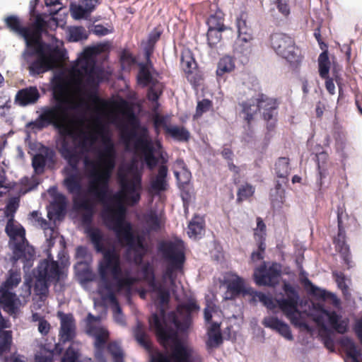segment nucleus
I'll return each mask as SVG.
<instances>
[{
	"label": "nucleus",
	"instance_id": "f257e3e1",
	"mask_svg": "<svg viewBox=\"0 0 362 362\" xmlns=\"http://www.w3.org/2000/svg\"><path fill=\"white\" fill-rule=\"evenodd\" d=\"M68 104L56 103L53 106L42 108L40 116L30 124L39 130L49 125L59 130L62 137L59 151L73 170L65 177L64 185L69 193L74 195V207L84 211L81 215V222L86 226L92 224L95 204L82 194V178L78 165L81 154L90 151L98 139V134L101 136L103 148L97 153V162L88 158L84 160L85 166L93 168L90 173L88 192L103 204L102 218L105 226L115 233L122 245L127 246L128 250L135 253V261L140 262L143 254L139 250L145 249L144 240L134 235L131 223L125 221L127 209L122 199L130 206L139 202L142 190L141 175L133 166L129 168L131 177H127L124 174H119L121 194L111 195L110 181L116 159L115 144L110 136L103 134V127L98 131L90 132L81 128H71L67 124L68 110L70 109Z\"/></svg>",
	"mask_w": 362,
	"mask_h": 362
},
{
	"label": "nucleus",
	"instance_id": "f03ea898",
	"mask_svg": "<svg viewBox=\"0 0 362 362\" xmlns=\"http://www.w3.org/2000/svg\"><path fill=\"white\" fill-rule=\"evenodd\" d=\"M87 235L98 252L103 254L99 262L98 272L101 282H107L110 287V276L115 281L117 291H125L127 295L131 293L132 288L137 282V279L126 274L122 276V269L119 254L115 248L105 249L103 244L104 236L102 231L98 228H89Z\"/></svg>",
	"mask_w": 362,
	"mask_h": 362
},
{
	"label": "nucleus",
	"instance_id": "7ed1b4c3",
	"mask_svg": "<svg viewBox=\"0 0 362 362\" xmlns=\"http://www.w3.org/2000/svg\"><path fill=\"white\" fill-rule=\"evenodd\" d=\"M74 85L77 93L93 105L105 106L106 102L98 95V88L103 78V70L96 65L92 49H86L78 59Z\"/></svg>",
	"mask_w": 362,
	"mask_h": 362
},
{
	"label": "nucleus",
	"instance_id": "20e7f679",
	"mask_svg": "<svg viewBox=\"0 0 362 362\" xmlns=\"http://www.w3.org/2000/svg\"><path fill=\"white\" fill-rule=\"evenodd\" d=\"M165 317V311L160 308L159 315L153 313L149 318V325L154 331L158 341L164 348H166L170 342L173 344L170 357L174 362H194L192 349L179 339L177 331L166 322Z\"/></svg>",
	"mask_w": 362,
	"mask_h": 362
},
{
	"label": "nucleus",
	"instance_id": "39448f33",
	"mask_svg": "<svg viewBox=\"0 0 362 362\" xmlns=\"http://www.w3.org/2000/svg\"><path fill=\"white\" fill-rule=\"evenodd\" d=\"M127 120L132 127L129 129L127 127H124L121 129V137L126 145L135 139L134 148L136 152H139L144 158V160L148 168L151 170L154 169L158 163V158L155 156V148L152 141L148 138L147 129L143 127L141 134L139 135L136 129L139 127V121L132 112L127 114Z\"/></svg>",
	"mask_w": 362,
	"mask_h": 362
},
{
	"label": "nucleus",
	"instance_id": "423d86ee",
	"mask_svg": "<svg viewBox=\"0 0 362 362\" xmlns=\"http://www.w3.org/2000/svg\"><path fill=\"white\" fill-rule=\"evenodd\" d=\"M30 50L29 56H36V59L29 63L28 70L32 76L39 75L52 70L63 60L64 53L57 47L47 44L26 46Z\"/></svg>",
	"mask_w": 362,
	"mask_h": 362
},
{
	"label": "nucleus",
	"instance_id": "0eeeda50",
	"mask_svg": "<svg viewBox=\"0 0 362 362\" xmlns=\"http://www.w3.org/2000/svg\"><path fill=\"white\" fill-rule=\"evenodd\" d=\"M282 288L285 293L286 298L274 299L271 296L266 295L259 291H255L253 297L257 298L270 310H274L278 306L291 320V323L296 325L298 318L296 315L298 313V305L300 298L298 292L295 287L287 282L284 283Z\"/></svg>",
	"mask_w": 362,
	"mask_h": 362
},
{
	"label": "nucleus",
	"instance_id": "6e6552de",
	"mask_svg": "<svg viewBox=\"0 0 362 362\" xmlns=\"http://www.w3.org/2000/svg\"><path fill=\"white\" fill-rule=\"evenodd\" d=\"M337 234L333 238L336 250L341 255L344 263L351 267V255L350 248L346 243V232H358L360 225L356 218L349 216L344 207H337Z\"/></svg>",
	"mask_w": 362,
	"mask_h": 362
},
{
	"label": "nucleus",
	"instance_id": "1a4fd4ad",
	"mask_svg": "<svg viewBox=\"0 0 362 362\" xmlns=\"http://www.w3.org/2000/svg\"><path fill=\"white\" fill-rule=\"evenodd\" d=\"M6 232L15 242L13 248L14 260H21L24 263V267H30L35 259V251L25 239L24 228L13 224V220H8L6 226Z\"/></svg>",
	"mask_w": 362,
	"mask_h": 362
},
{
	"label": "nucleus",
	"instance_id": "9d476101",
	"mask_svg": "<svg viewBox=\"0 0 362 362\" xmlns=\"http://www.w3.org/2000/svg\"><path fill=\"white\" fill-rule=\"evenodd\" d=\"M270 45L275 52L285 59L291 65L298 66L303 59L301 51L295 40L283 33H274L269 37Z\"/></svg>",
	"mask_w": 362,
	"mask_h": 362
},
{
	"label": "nucleus",
	"instance_id": "9b49d317",
	"mask_svg": "<svg viewBox=\"0 0 362 362\" xmlns=\"http://www.w3.org/2000/svg\"><path fill=\"white\" fill-rule=\"evenodd\" d=\"M100 321L99 316H95L89 313L84 320L85 332L95 339L93 346L95 360L98 362H105L104 353L105 345L110 338V332L105 327L95 325Z\"/></svg>",
	"mask_w": 362,
	"mask_h": 362
},
{
	"label": "nucleus",
	"instance_id": "f8f14e48",
	"mask_svg": "<svg viewBox=\"0 0 362 362\" xmlns=\"http://www.w3.org/2000/svg\"><path fill=\"white\" fill-rule=\"evenodd\" d=\"M199 305L194 299L189 300L187 303L179 304L177 306V313L183 317L182 320H180L175 312L168 313V319L173 323L176 329L180 332H186L189 328L192 317V313L199 310Z\"/></svg>",
	"mask_w": 362,
	"mask_h": 362
},
{
	"label": "nucleus",
	"instance_id": "ddd939ff",
	"mask_svg": "<svg viewBox=\"0 0 362 362\" xmlns=\"http://www.w3.org/2000/svg\"><path fill=\"white\" fill-rule=\"evenodd\" d=\"M281 275V265L276 262H272L269 267L264 262L254 271L253 277L255 284L259 286L275 287L279 283Z\"/></svg>",
	"mask_w": 362,
	"mask_h": 362
},
{
	"label": "nucleus",
	"instance_id": "4468645a",
	"mask_svg": "<svg viewBox=\"0 0 362 362\" xmlns=\"http://www.w3.org/2000/svg\"><path fill=\"white\" fill-rule=\"evenodd\" d=\"M162 251L165 259L168 262L163 277L173 281L175 279L173 276L174 272L182 270L183 268L185 261V253L173 243L167 244Z\"/></svg>",
	"mask_w": 362,
	"mask_h": 362
},
{
	"label": "nucleus",
	"instance_id": "2eb2a0df",
	"mask_svg": "<svg viewBox=\"0 0 362 362\" xmlns=\"http://www.w3.org/2000/svg\"><path fill=\"white\" fill-rule=\"evenodd\" d=\"M257 100L259 103H261L259 111L262 110V117L267 122V129L269 131L274 130L277 122L279 106L277 100L262 93L257 94Z\"/></svg>",
	"mask_w": 362,
	"mask_h": 362
},
{
	"label": "nucleus",
	"instance_id": "dca6fc26",
	"mask_svg": "<svg viewBox=\"0 0 362 362\" xmlns=\"http://www.w3.org/2000/svg\"><path fill=\"white\" fill-rule=\"evenodd\" d=\"M57 317L60 321L59 337L63 343L71 342L76 337V323L74 315L62 311L57 313Z\"/></svg>",
	"mask_w": 362,
	"mask_h": 362
},
{
	"label": "nucleus",
	"instance_id": "f3484780",
	"mask_svg": "<svg viewBox=\"0 0 362 362\" xmlns=\"http://www.w3.org/2000/svg\"><path fill=\"white\" fill-rule=\"evenodd\" d=\"M238 106L240 107V117L246 123L248 129H250L256 115L259 112V107L261 106V103H259L257 100V95L240 102Z\"/></svg>",
	"mask_w": 362,
	"mask_h": 362
},
{
	"label": "nucleus",
	"instance_id": "a211bd4d",
	"mask_svg": "<svg viewBox=\"0 0 362 362\" xmlns=\"http://www.w3.org/2000/svg\"><path fill=\"white\" fill-rule=\"evenodd\" d=\"M37 275L56 284L60 280L62 271L57 261L45 259L39 262L37 268Z\"/></svg>",
	"mask_w": 362,
	"mask_h": 362
},
{
	"label": "nucleus",
	"instance_id": "6ab92c4d",
	"mask_svg": "<svg viewBox=\"0 0 362 362\" xmlns=\"http://www.w3.org/2000/svg\"><path fill=\"white\" fill-rule=\"evenodd\" d=\"M0 305L4 312L15 317L19 312L21 302L15 293L0 289Z\"/></svg>",
	"mask_w": 362,
	"mask_h": 362
},
{
	"label": "nucleus",
	"instance_id": "aec40b11",
	"mask_svg": "<svg viewBox=\"0 0 362 362\" xmlns=\"http://www.w3.org/2000/svg\"><path fill=\"white\" fill-rule=\"evenodd\" d=\"M55 162V152L49 147L44 146L40 152L36 153L32 158V166L37 174H42L45 171L47 163Z\"/></svg>",
	"mask_w": 362,
	"mask_h": 362
},
{
	"label": "nucleus",
	"instance_id": "412c9836",
	"mask_svg": "<svg viewBox=\"0 0 362 362\" xmlns=\"http://www.w3.org/2000/svg\"><path fill=\"white\" fill-rule=\"evenodd\" d=\"M40 94L36 86H29L18 90L15 96V103L21 107L35 104Z\"/></svg>",
	"mask_w": 362,
	"mask_h": 362
},
{
	"label": "nucleus",
	"instance_id": "4be33fe9",
	"mask_svg": "<svg viewBox=\"0 0 362 362\" xmlns=\"http://www.w3.org/2000/svg\"><path fill=\"white\" fill-rule=\"evenodd\" d=\"M47 22L40 16L37 15L33 24V29L28 28V36L26 40V46L33 45L45 44L41 40L42 33L45 30Z\"/></svg>",
	"mask_w": 362,
	"mask_h": 362
},
{
	"label": "nucleus",
	"instance_id": "5701e85b",
	"mask_svg": "<svg viewBox=\"0 0 362 362\" xmlns=\"http://www.w3.org/2000/svg\"><path fill=\"white\" fill-rule=\"evenodd\" d=\"M320 310L326 316L329 325L337 333L344 334L348 330V319H341V316L335 311H329L323 307H320Z\"/></svg>",
	"mask_w": 362,
	"mask_h": 362
},
{
	"label": "nucleus",
	"instance_id": "b1692460",
	"mask_svg": "<svg viewBox=\"0 0 362 362\" xmlns=\"http://www.w3.org/2000/svg\"><path fill=\"white\" fill-rule=\"evenodd\" d=\"M262 325L265 327L275 330L288 340H293V339L290 327L276 317H265L262 320Z\"/></svg>",
	"mask_w": 362,
	"mask_h": 362
},
{
	"label": "nucleus",
	"instance_id": "393cba45",
	"mask_svg": "<svg viewBox=\"0 0 362 362\" xmlns=\"http://www.w3.org/2000/svg\"><path fill=\"white\" fill-rule=\"evenodd\" d=\"M168 169L165 165L158 167V173L156 177L151 181V191L154 194H158L161 192H164L168 188V182L166 177Z\"/></svg>",
	"mask_w": 362,
	"mask_h": 362
},
{
	"label": "nucleus",
	"instance_id": "a878e982",
	"mask_svg": "<svg viewBox=\"0 0 362 362\" xmlns=\"http://www.w3.org/2000/svg\"><path fill=\"white\" fill-rule=\"evenodd\" d=\"M4 21L6 28L9 29L10 31L22 37L26 42L28 36V27L23 26L18 16L14 15L8 16L5 18Z\"/></svg>",
	"mask_w": 362,
	"mask_h": 362
},
{
	"label": "nucleus",
	"instance_id": "bb28decb",
	"mask_svg": "<svg viewBox=\"0 0 362 362\" xmlns=\"http://www.w3.org/2000/svg\"><path fill=\"white\" fill-rule=\"evenodd\" d=\"M133 335L136 341L148 353L152 352L153 346L150 337L143 325L138 322L134 328Z\"/></svg>",
	"mask_w": 362,
	"mask_h": 362
},
{
	"label": "nucleus",
	"instance_id": "cd10ccee",
	"mask_svg": "<svg viewBox=\"0 0 362 362\" xmlns=\"http://www.w3.org/2000/svg\"><path fill=\"white\" fill-rule=\"evenodd\" d=\"M227 289L234 297L247 293L245 288L243 279L237 275L227 281Z\"/></svg>",
	"mask_w": 362,
	"mask_h": 362
},
{
	"label": "nucleus",
	"instance_id": "c85d7f7f",
	"mask_svg": "<svg viewBox=\"0 0 362 362\" xmlns=\"http://www.w3.org/2000/svg\"><path fill=\"white\" fill-rule=\"evenodd\" d=\"M167 135L178 141L187 142L190 138L189 132L184 127L171 126L168 129Z\"/></svg>",
	"mask_w": 362,
	"mask_h": 362
},
{
	"label": "nucleus",
	"instance_id": "c756f323",
	"mask_svg": "<svg viewBox=\"0 0 362 362\" xmlns=\"http://www.w3.org/2000/svg\"><path fill=\"white\" fill-rule=\"evenodd\" d=\"M204 230V222L199 217H194L188 225V235L197 239L200 238Z\"/></svg>",
	"mask_w": 362,
	"mask_h": 362
},
{
	"label": "nucleus",
	"instance_id": "7c9ffc66",
	"mask_svg": "<svg viewBox=\"0 0 362 362\" xmlns=\"http://www.w3.org/2000/svg\"><path fill=\"white\" fill-rule=\"evenodd\" d=\"M224 14L221 10L209 16L206 21L209 26L208 29H218L219 30H226V27L224 23Z\"/></svg>",
	"mask_w": 362,
	"mask_h": 362
},
{
	"label": "nucleus",
	"instance_id": "2f4dec72",
	"mask_svg": "<svg viewBox=\"0 0 362 362\" xmlns=\"http://www.w3.org/2000/svg\"><path fill=\"white\" fill-rule=\"evenodd\" d=\"M139 70L137 75L138 83L143 87L148 86L150 84L157 82L158 80L154 78L146 66L143 64H139Z\"/></svg>",
	"mask_w": 362,
	"mask_h": 362
},
{
	"label": "nucleus",
	"instance_id": "473e14b6",
	"mask_svg": "<svg viewBox=\"0 0 362 362\" xmlns=\"http://www.w3.org/2000/svg\"><path fill=\"white\" fill-rule=\"evenodd\" d=\"M329 158V155L325 151H322L317 154H316V161L317 164V170L319 179L317 181V184L320 188L322 186V179L326 177V169L325 168V165L326 164L327 160Z\"/></svg>",
	"mask_w": 362,
	"mask_h": 362
},
{
	"label": "nucleus",
	"instance_id": "72a5a7b5",
	"mask_svg": "<svg viewBox=\"0 0 362 362\" xmlns=\"http://www.w3.org/2000/svg\"><path fill=\"white\" fill-rule=\"evenodd\" d=\"M275 173L278 177L287 180L290 173L289 159L286 157H280L275 163Z\"/></svg>",
	"mask_w": 362,
	"mask_h": 362
},
{
	"label": "nucleus",
	"instance_id": "f704fd0d",
	"mask_svg": "<svg viewBox=\"0 0 362 362\" xmlns=\"http://www.w3.org/2000/svg\"><path fill=\"white\" fill-rule=\"evenodd\" d=\"M21 281V272L18 271L10 270L8 272V277L0 286V289L12 290L16 287Z\"/></svg>",
	"mask_w": 362,
	"mask_h": 362
},
{
	"label": "nucleus",
	"instance_id": "c9c22d12",
	"mask_svg": "<svg viewBox=\"0 0 362 362\" xmlns=\"http://www.w3.org/2000/svg\"><path fill=\"white\" fill-rule=\"evenodd\" d=\"M196 62L190 51H185L181 54V67L186 74H191L195 68Z\"/></svg>",
	"mask_w": 362,
	"mask_h": 362
},
{
	"label": "nucleus",
	"instance_id": "e433bc0d",
	"mask_svg": "<svg viewBox=\"0 0 362 362\" xmlns=\"http://www.w3.org/2000/svg\"><path fill=\"white\" fill-rule=\"evenodd\" d=\"M255 192V187L250 183L245 182L240 185L237 192L236 202L240 204L252 197Z\"/></svg>",
	"mask_w": 362,
	"mask_h": 362
},
{
	"label": "nucleus",
	"instance_id": "4c0bfd02",
	"mask_svg": "<svg viewBox=\"0 0 362 362\" xmlns=\"http://www.w3.org/2000/svg\"><path fill=\"white\" fill-rule=\"evenodd\" d=\"M319 74L322 78H326L329 76L330 62L327 50L323 51L318 57Z\"/></svg>",
	"mask_w": 362,
	"mask_h": 362
},
{
	"label": "nucleus",
	"instance_id": "58836bf2",
	"mask_svg": "<svg viewBox=\"0 0 362 362\" xmlns=\"http://www.w3.org/2000/svg\"><path fill=\"white\" fill-rule=\"evenodd\" d=\"M12 339L11 331L0 330V355L11 351Z\"/></svg>",
	"mask_w": 362,
	"mask_h": 362
},
{
	"label": "nucleus",
	"instance_id": "ea45409f",
	"mask_svg": "<svg viewBox=\"0 0 362 362\" xmlns=\"http://www.w3.org/2000/svg\"><path fill=\"white\" fill-rule=\"evenodd\" d=\"M253 43L237 40L235 42L233 52L238 57L249 56L252 51Z\"/></svg>",
	"mask_w": 362,
	"mask_h": 362
},
{
	"label": "nucleus",
	"instance_id": "a19ab883",
	"mask_svg": "<svg viewBox=\"0 0 362 362\" xmlns=\"http://www.w3.org/2000/svg\"><path fill=\"white\" fill-rule=\"evenodd\" d=\"M170 120V116L161 115L159 114H156L153 118V124L155 129V132L157 134L160 133V129L163 128L165 130V133L166 134L168 132V129H170L171 126H168V123Z\"/></svg>",
	"mask_w": 362,
	"mask_h": 362
},
{
	"label": "nucleus",
	"instance_id": "79ce46f5",
	"mask_svg": "<svg viewBox=\"0 0 362 362\" xmlns=\"http://www.w3.org/2000/svg\"><path fill=\"white\" fill-rule=\"evenodd\" d=\"M101 283L103 284L104 288L107 291V293L105 296V299L109 300V302L116 308L118 312H121V308L119 307L118 300L115 293V289L117 292H118L117 291L115 284H112V282H109L110 287L108 288L107 282Z\"/></svg>",
	"mask_w": 362,
	"mask_h": 362
},
{
	"label": "nucleus",
	"instance_id": "37998d69",
	"mask_svg": "<svg viewBox=\"0 0 362 362\" xmlns=\"http://www.w3.org/2000/svg\"><path fill=\"white\" fill-rule=\"evenodd\" d=\"M235 69L233 59L229 56H225L221 59L218 64L217 74L222 75L224 73L230 72Z\"/></svg>",
	"mask_w": 362,
	"mask_h": 362
},
{
	"label": "nucleus",
	"instance_id": "c03bdc74",
	"mask_svg": "<svg viewBox=\"0 0 362 362\" xmlns=\"http://www.w3.org/2000/svg\"><path fill=\"white\" fill-rule=\"evenodd\" d=\"M29 219L35 226H39L42 230H46L50 229V230L52 231L49 222L42 218L39 211H33L31 212L29 215Z\"/></svg>",
	"mask_w": 362,
	"mask_h": 362
},
{
	"label": "nucleus",
	"instance_id": "a18cd8bd",
	"mask_svg": "<svg viewBox=\"0 0 362 362\" xmlns=\"http://www.w3.org/2000/svg\"><path fill=\"white\" fill-rule=\"evenodd\" d=\"M69 41L78 42L88 38L86 29L82 26H75L69 28Z\"/></svg>",
	"mask_w": 362,
	"mask_h": 362
},
{
	"label": "nucleus",
	"instance_id": "49530a36",
	"mask_svg": "<svg viewBox=\"0 0 362 362\" xmlns=\"http://www.w3.org/2000/svg\"><path fill=\"white\" fill-rule=\"evenodd\" d=\"M305 285L306 288H309V293L312 296H315L320 299L325 300L331 295V293L313 284V283L308 279H305Z\"/></svg>",
	"mask_w": 362,
	"mask_h": 362
},
{
	"label": "nucleus",
	"instance_id": "de8ad7c7",
	"mask_svg": "<svg viewBox=\"0 0 362 362\" xmlns=\"http://www.w3.org/2000/svg\"><path fill=\"white\" fill-rule=\"evenodd\" d=\"M256 241L257 242V250L252 252L250 256V259L253 262L263 259L266 250L264 235L259 238V240Z\"/></svg>",
	"mask_w": 362,
	"mask_h": 362
},
{
	"label": "nucleus",
	"instance_id": "09e8293b",
	"mask_svg": "<svg viewBox=\"0 0 362 362\" xmlns=\"http://www.w3.org/2000/svg\"><path fill=\"white\" fill-rule=\"evenodd\" d=\"M51 281L36 275V280L34 286V290L37 295H45L48 291V288L52 284Z\"/></svg>",
	"mask_w": 362,
	"mask_h": 362
},
{
	"label": "nucleus",
	"instance_id": "8fccbe9b",
	"mask_svg": "<svg viewBox=\"0 0 362 362\" xmlns=\"http://www.w3.org/2000/svg\"><path fill=\"white\" fill-rule=\"evenodd\" d=\"M147 92L148 99L154 103L157 102L159 99L160 95L162 94V86L158 82L153 83L150 84Z\"/></svg>",
	"mask_w": 362,
	"mask_h": 362
},
{
	"label": "nucleus",
	"instance_id": "3c124183",
	"mask_svg": "<svg viewBox=\"0 0 362 362\" xmlns=\"http://www.w3.org/2000/svg\"><path fill=\"white\" fill-rule=\"evenodd\" d=\"M223 30H219L218 29H208L207 31V43L211 48L216 47L218 42H220L222 35L221 32Z\"/></svg>",
	"mask_w": 362,
	"mask_h": 362
},
{
	"label": "nucleus",
	"instance_id": "603ef678",
	"mask_svg": "<svg viewBox=\"0 0 362 362\" xmlns=\"http://www.w3.org/2000/svg\"><path fill=\"white\" fill-rule=\"evenodd\" d=\"M20 199L18 197H12L9 199L5 209V215L9 220H13L16 211L19 207Z\"/></svg>",
	"mask_w": 362,
	"mask_h": 362
},
{
	"label": "nucleus",
	"instance_id": "864d4df0",
	"mask_svg": "<svg viewBox=\"0 0 362 362\" xmlns=\"http://www.w3.org/2000/svg\"><path fill=\"white\" fill-rule=\"evenodd\" d=\"M146 222L152 230L157 231L160 228V221L156 211H151L146 214Z\"/></svg>",
	"mask_w": 362,
	"mask_h": 362
},
{
	"label": "nucleus",
	"instance_id": "5fc2aeb1",
	"mask_svg": "<svg viewBox=\"0 0 362 362\" xmlns=\"http://www.w3.org/2000/svg\"><path fill=\"white\" fill-rule=\"evenodd\" d=\"M209 338L206 341L208 349L218 347L223 343V337L221 332H208Z\"/></svg>",
	"mask_w": 362,
	"mask_h": 362
},
{
	"label": "nucleus",
	"instance_id": "6e6d98bb",
	"mask_svg": "<svg viewBox=\"0 0 362 362\" xmlns=\"http://www.w3.org/2000/svg\"><path fill=\"white\" fill-rule=\"evenodd\" d=\"M212 101L209 99H203L202 100L199 101L194 117H200L204 113L208 112L212 107Z\"/></svg>",
	"mask_w": 362,
	"mask_h": 362
},
{
	"label": "nucleus",
	"instance_id": "4d7b16f0",
	"mask_svg": "<svg viewBox=\"0 0 362 362\" xmlns=\"http://www.w3.org/2000/svg\"><path fill=\"white\" fill-rule=\"evenodd\" d=\"M107 349L112 356L113 361L124 358V353L122 349L115 341L110 342L107 344Z\"/></svg>",
	"mask_w": 362,
	"mask_h": 362
},
{
	"label": "nucleus",
	"instance_id": "13d9d810",
	"mask_svg": "<svg viewBox=\"0 0 362 362\" xmlns=\"http://www.w3.org/2000/svg\"><path fill=\"white\" fill-rule=\"evenodd\" d=\"M150 354L149 362H174L170 357V354L167 356L158 350L155 352L152 351Z\"/></svg>",
	"mask_w": 362,
	"mask_h": 362
},
{
	"label": "nucleus",
	"instance_id": "bf43d9fd",
	"mask_svg": "<svg viewBox=\"0 0 362 362\" xmlns=\"http://www.w3.org/2000/svg\"><path fill=\"white\" fill-rule=\"evenodd\" d=\"M254 235L256 240H259L262 235H264V240H266V225L261 217L257 218V228Z\"/></svg>",
	"mask_w": 362,
	"mask_h": 362
},
{
	"label": "nucleus",
	"instance_id": "052dcab7",
	"mask_svg": "<svg viewBox=\"0 0 362 362\" xmlns=\"http://www.w3.org/2000/svg\"><path fill=\"white\" fill-rule=\"evenodd\" d=\"M120 62L123 69H124L125 66L131 67L133 64H134L136 59L130 52L124 50L120 56Z\"/></svg>",
	"mask_w": 362,
	"mask_h": 362
},
{
	"label": "nucleus",
	"instance_id": "680f3d73",
	"mask_svg": "<svg viewBox=\"0 0 362 362\" xmlns=\"http://www.w3.org/2000/svg\"><path fill=\"white\" fill-rule=\"evenodd\" d=\"M278 11L284 17H288L290 14V7L288 4V0H276L274 1Z\"/></svg>",
	"mask_w": 362,
	"mask_h": 362
},
{
	"label": "nucleus",
	"instance_id": "e2e57ef3",
	"mask_svg": "<svg viewBox=\"0 0 362 362\" xmlns=\"http://www.w3.org/2000/svg\"><path fill=\"white\" fill-rule=\"evenodd\" d=\"M247 19H248V13L245 11H241L239 15L236 18V27L238 30H240V28H244L247 26Z\"/></svg>",
	"mask_w": 362,
	"mask_h": 362
},
{
	"label": "nucleus",
	"instance_id": "0e129e2a",
	"mask_svg": "<svg viewBox=\"0 0 362 362\" xmlns=\"http://www.w3.org/2000/svg\"><path fill=\"white\" fill-rule=\"evenodd\" d=\"M90 13L91 12H89V11H88L86 8L83 7L81 4L75 7L72 11V15L75 19H81Z\"/></svg>",
	"mask_w": 362,
	"mask_h": 362
},
{
	"label": "nucleus",
	"instance_id": "69168bd1",
	"mask_svg": "<svg viewBox=\"0 0 362 362\" xmlns=\"http://www.w3.org/2000/svg\"><path fill=\"white\" fill-rule=\"evenodd\" d=\"M77 359V353L74 349L69 348L64 354L61 362H76Z\"/></svg>",
	"mask_w": 362,
	"mask_h": 362
},
{
	"label": "nucleus",
	"instance_id": "338daca9",
	"mask_svg": "<svg viewBox=\"0 0 362 362\" xmlns=\"http://www.w3.org/2000/svg\"><path fill=\"white\" fill-rule=\"evenodd\" d=\"M158 298L161 304H168L170 301V292L164 287L157 292Z\"/></svg>",
	"mask_w": 362,
	"mask_h": 362
},
{
	"label": "nucleus",
	"instance_id": "774afa93",
	"mask_svg": "<svg viewBox=\"0 0 362 362\" xmlns=\"http://www.w3.org/2000/svg\"><path fill=\"white\" fill-rule=\"evenodd\" d=\"M51 326L47 320L44 319H40L38 323V331L40 333L44 336L47 335L50 330Z\"/></svg>",
	"mask_w": 362,
	"mask_h": 362
}]
</instances>
